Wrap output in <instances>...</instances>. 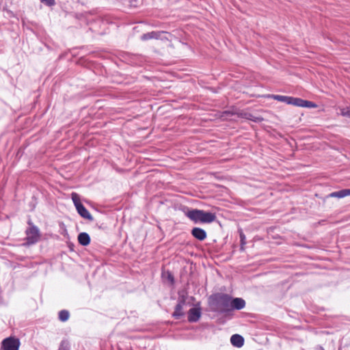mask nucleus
<instances>
[{
  "instance_id": "1",
  "label": "nucleus",
  "mask_w": 350,
  "mask_h": 350,
  "mask_svg": "<svg viewBox=\"0 0 350 350\" xmlns=\"http://www.w3.org/2000/svg\"><path fill=\"white\" fill-rule=\"evenodd\" d=\"M185 215L195 223L210 224L216 219L215 213L199 209L189 210Z\"/></svg>"
},
{
  "instance_id": "2",
  "label": "nucleus",
  "mask_w": 350,
  "mask_h": 350,
  "mask_svg": "<svg viewBox=\"0 0 350 350\" xmlns=\"http://www.w3.org/2000/svg\"><path fill=\"white\" fill-rule=\"evenodd\" d=\"M172 38L173 36L166 31H152L144 34L142 36V39L144 40L148 39H156L157 40H161V45L164 46H171Z\"/></svg>"
},
{
  "instance_id": "3",
  "label": "nucleus",
  "mask_w": 350,
  "mask_h": 350,
  "mask_svg": "<svg viewBox=\"0 0 350 350\" xmlns=\"http://www.w3.org/2000/svg\"><path fill=\"white\" fill-rule=\"evenodd\" d=\"M71 198H72V202L77 210L78 213L82 217L87 219L90 221H92L93 220L92 216L89 213V211L81 204L79 196L76 193H72L71 194Z\"/></svg>"
},
{
  "instance_id": "4",
  "label": "nucleus",
  "mask_w": 350,
  "mask_h": 350,
  "mask_svg": "<svg viewBox=\"0 0 350 350\" xmlns=\"http://www.w3.org/2000/svg\"><path fill=\"white\" fill-rule=\"evenodd\" d=\"M229 114L232 115H237L238 117L245 118L247 120H252L256 122H259L263 120V118L261 117H256L253 114L245 112V111H240L238 110H232V111H226L223 113L221 118H223L224 120L227 119V116Z\"/></svg>"
},
{
  "instance_id": "5",
  "label": "nucleus",
  "mask_w": 350,
  "mask_h": 350,
  "mask_svg": "<svg viewBox=\"0 0 350 350\" xmlns=\"http://www.w3.org/2000/svg\"><path fill=\"white\" fill-rule=\"evenodd\" d=\"M20 342L18 339L9 337L4 339L1 343L3 350H18Z\"/></svg>"
},
{
  "instance_id": "6",
  "label": "nucleus",
  "mask_w": 350,
  "mask_h": 350,
  "mask_svg": "<svg viewBox=\"0 0 350 350\" xmlns=\"http://www.w3.org/2000/svg\"><path fill=\"white\" fill-rule=\"evenodd\" d=\"M217 301L219 306V309L221 311L226 312L232 310V298L228 295H220L219 297L218 298Z\"/></svg>"
},
{
  "instance_id": "7",
  "label": "nucleus",
  "mask_w": 350,
  "mask_h": 350,
  "mask_svg": "<svg viewBox=\"0 0 350 350\" xmlns=\"http://www.w3.org/2000/svg\"><path fill=\"white\" fill-rule=\"evenodd\" d=\"M39 238L38 230L35 227H31L27 230V241L28 244L36 243Z\"/></svg>"
},
{
  "instance_id": "8",
  "label": "nucleus",
  "mask_w": 350,
  "mask_h": 350,
  "mask_svg": "<svg viewBox=\"0 0 350 350\" xmlns=\"http://www.w3.org/2000/svg\"><path fill=\"white\" fill-rule=\"evenodd\" d=\"M201 316V311L199 308H192L188 312V320L190 322H196L198 321Z\"/></svg>"
},
{
  "instance_id": "9",
  "label": "nucleus",
  "mask_w": 350,
  "mask_h": 350,
  "mask_svg": "<svg viewBox=\"0 0 350 350\" xmlns=\"http://www.w3.org/2000/svg\"><path fill=\"white\" fill-rule=\"evenodd\" d=\"M191 234L197 239L203 241L206 238V232L200 228H193L191 230Z\"/></svg>"
},
{
  "instance_id": "10",
  "label": "nucleus",
  "mask_w": 350,
  "mask_h": 350,
  "mask_svg": "<svg viewBox=\"0 0 350 350\" xmlns=\"http://www.w3.org/2000/svg\"><path fill=\"white\" fill-rule=\"evenodd\" d=\"M232 306L231 308L236 309V310H241L245 306V301L241 298H234L232 299Z\"/></svg>"
},
{
  "instance_id": "11",
  "label": "nucleus",
  "mask_w": 350,
  "mask_h": 350,
  "mask_svg": "<svg viewBox=\"0 0 350 350\" xmlns=\"http://www.w3.org/2000/svg\"><path fill=\"white\" fill-rule=\"evenodd\" d=\"M230 342L234 346L241 347L243 345L244 339L239 334H234L231 336Z\"/></svg>"
},
{
  "instance_id": "12",
  "label": "nucleus",
  "mask_w": 350,
  "mask_h": 350,
  "mask_svg": "<svg viewBox=\"0 0 350 350\" xmlns=\"http://www.w3.org/2000/svg\"><path fill=\"white\" fill-rule=\"evenodd\" d=\"M78 241L82 245H88L90 242L89 235L85 232H81L78 236Z\"/></svg>"
},
{
  "instance_id": "13",
  "label": "nucleus",
  "mask_w": 350,
  "mask_h": 350,
  "mask_svg": "<svg viewBox=\"0 0 350 350\" xmlns=\"http://www.w3.org/2000/svg\"><path fill=\"white\" fill-rule=\"evenodd\" d=\"M350 196V189H342L339 191L333 192L329 194V197L334 198H344L345 196Z\"/></svg>"
},
{
  "instance_id": "14",
  "label": "nucleus",
  "mask_w": 350,
  "mask_h": 350,
  "mask_svg": "<svg viewBox=\"0 0 350 350\" xmlns=\"http://www.w3.org/2000/svg\"><path fill=\"white\" fill-rule=\"evenodd\" d=\"M183 302L184 301L180 302L176 306L175 311L173 313V316L176 319H179L180 317H182L183 315Z\"/></svg>"
},
{
  "instance_id": "15",
  "label": "nucleus",
  "mask_w": 350,
  "mask_h": 350,
  "mask_svg": "<svg viewBox=\"0 0 350 350\" xmlns=\"http://www.w3.org/2000/svg\"><path fill=\"white\" fill-rule=\"evenodd\" d=\"M69 318V312L67 310H62L59 313V319L62 321H66Z\"/></svg>"
},
{
  "instance_id": "16",
  "label": "nucleus",
  "mask_w": 350,
  "mask_h": 350,
  "mask_svg": "<svg viewBox=\"0 0 350 350\" xmlns=\"http://www.w3.org/2000/svg\"><path fill=\"white\" fill-rule=\"evenodd\" d=\"M317 107L315 103L302 99L301 107L316 108Z\"/></svg>"
},
{
  "instance_id": "17",
  "label": "nucleus",
  "mask_w": 350,
  "mask_h": 350,
  "mask_svg": "<svg viewBox=\"0 0 350 350\" xmlns=\"http://www.w3.org/2000/svg\"><path fill=\"white\" fill-rule=\"evenodd\" d=\"M340 113L342 116L350 118V106L340 108Z\"/></svg>"
},
{
  "instance_id": "18",
  "label": "nucleus",
  "mask_w": 350,
  "mask_h": 350,
  "mask_svg": "<svg viewBox=\"0 0 350 350\" xmlns=\"http://www.w3.org/2000/svg\"><path fill=\"white\" fill-rule=\"evenodd\" d=\"M240 239H241V250L243 251L245 250V245L246 243L245 241V236L243 233V232H240Z\"/></svg>"
},
{
  "instance_id": "19",
  "label": "nucleus",
  "mask_w": 350,
  "mask_h": 350,
  "mask_svg": "<svg viewBox=\"0 0 350 350\" xmlns=\"http://www.w3.org/2000/svg\"><path fill=\"white\" fill-rule=\"evenodd\" d=\"M269 96L274 98L275 100H277L281 101V102H284V103H285V101L286 100V97H287L286 96H281V95H271Z\"/></svg>"
},
{
  "instance_id": "20",
  "label": "nucleus",
  "mask_w": 350,
  "mask_h": 350,
  "mask_svg": "<svg viewBox=\"0 0 350 350\" xmlns=\"http://www.w3.org/2000/svg\"><path fill=\"white\" fill-rule=\"evenodd\" d=\"M293 105L301 107L302 99L299 98H293Z\"/></svg>"
},
{
  "instance_id": "21",
  "label": "nucleus",
  "mask_w": 350,
  "mask_h": 350,
  "mask_svg": "<svg viewBox=\"0 0 350 350\" xmlns=\"http://www.w3.org/2000/svg\"><path fill=\"white\" fill-rule=\"evenodd\" d=\"M42 3L48 6H51L55 4V0H40Z\"/></svg>"
},
{
  "instance_id": "22",
  "label": "nucleus",
  "mask_w": 350,
  "mask_h": 350,
  "mask_svg": "<svg viewBox=\"0 0 350 350\" xmlns=\"http://www.w3.org/2000/svg\"><path fill=\"white\" fill-rule=\"evenodd\" d=\"M293 101H294L293 97L287 96L285 103H286L288 105H293Z\"/></svg>"
},
{
  "instance_id": "23",
  "label": "nucleus",
  "mask_w": 350,
  "mask_h": 350,
  "mask_svg": "<svg viewBox=\"0 0 350 350\" xmlns=\"http://www.w3.org/2000/svg\"><path fill=\"white\" fill-rule=\"evenodd\" d=\"M167 278L168 279L172 282H173V277L170 273H167Z\"/></svg>"
},
{
  "instance_id": "24",
  "label": "nucleus",
  "mask_w": 350,
  "mask_h": 350,
  "mask_svg": "<svg viewBox=\"0 0 350 350\" xmlns=\"http://www.w3.org/2000/svg\"><path fill=\"white\" fill-rule=\"evenodd\" d=\"M133 2H134V0H132V1H130V3L133 4Z\"/></svg>"
},
{
  "instance_id": "25",
  "label": "nucleus",
  "mask_w": 350,
  "mask_h": 350,
  "mask_svg": "<svg viewBox=\"0 0 350 350\" xmlns=\"http://www.w3.org/2000/svg\"><path fill=\"white\" fill-rule=\"evenodd\" d=\"M133 2H134V0H132V1H130V3L133 4Z\"/></svg>"
}]
</instances>
